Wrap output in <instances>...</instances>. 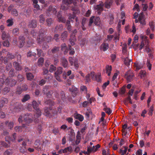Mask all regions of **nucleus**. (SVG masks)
I'll list each match as a JSON object with an SVG mask.
<instances>
[{"mask_svg":"<svg viewBox=\"0 0 155 155\" xmlns=\"http://www.w3.org/2000/svg\"><path fill=\"white\" fill-rule=\"evenodd\" d=\"M140 37L141 39L143 40L141 42V44L140 46L139 49L141 50L144 46H145L146 48V51L147 52H149L150 51V49L147 46V45L148 44V41L147 39V37L145 36H144L142 35H141L140 36Z\"/></svg>","mask_w":155,"mask_h":155,"instance_id":"f257e3e1","label":"nucleus"},{"mask_svg":"<svg viewBox=\"0 0 155 155\" xmlns=\"http://www.w3.org/2000/svg\"><path fill=\"white\" fill-rule=\"evenodd\" d=\"M90 78L93 80L99 82L101 81V75L100 74L95 75L94 72H91L86 76V80L87 82L90 81Z\"/></svg>","mask_w":155,"mask_h":155,"instance_id":"f03ea898","label":"nucleus"},{"mask_svg":"<svg viewBox=\"0 0 155 155\" xmlns=\"http://www.w3.org/2000/svg\"><path fill=\"white\" fill-rule=\"evenodd\" d=\"M32 105L34 108L36 110V117H39L41 115V112L38 108V104L35 101H34L32 102Z\"/></svg>","mask_w":155,"mask_h":155,"instance_id":"7ed1b4c3","label":"nucleus"},{"mask_svg":"<svg viewBox=\"0 0 155 155\" xmlns=\"http://www.w3.org/2000/svg\"><path fill=\"white\" fill-rule=\"evenodd\" d=\"M72 0H63L61 6V9L63 10H66L68 9V5L71 4Z\"/></svg>","mask_w":155,"mask_h":155,"instance_id":"20e7f679","label":"nucleus"},{"mask_svg":"<svg viewBox=\"0 0 155 155\" xmlns=\"http://www.w3.org/2000/svg\"><path fill=\"white\" fill-rule=\"evenodd\" d=\"M24 121L26 123L29 124L31 122L32 120L34 119L33 118L32 115L31 114H25L23 117Z\"/></svg>","mask_w":155,"mask_h":155,"instance_id":"39448f33","label":"nucleus"},{"mask_svg":"<svg viewBox=\"0 0 155 155\" xmlns=\"http://www.w3.org/2000/svg\"><path fill=\"white\" fill-rule=\"evenodd\" d=\"M125 77L128 82L131 81L133 79L134 74L132 71L130 70L128 71L125 74Z\"/></svg>","mask_w":155,"mask_h":155,"instance_id":"423d86ee","label":"nucleus"},{"mask_svg":"<svg viewBox=\"0 0 155 155\" xmlns=\"http://www.w3.org/2000/svg\"><path fill=\"white\" fill-rule=\"evenodd\" d=\"M138 19V20L137 19L135 20V21L136 23L138 22V21H139L140 23L142 25H145L146 23L145 21L144 16L143 13H141L139 14Z\"/></svg>","mask_w":155,"mask_h":155,"instance_id":"0eeeda50","label":"nucleus"},{"mask_svg":"<svg viewBox=\"0 0 155 155\" xmlns=\"http://www.w3.org/2000/svg\"><path fill=\"white\" fill-rule=\"evenodd\" d=\"M94 16L91 17L90 20L89 25H91L92 23L94 22V24L96 25H98L100 23V18L98 17H96L94 20Z\"/></svg>","mask_w":155,"mask_h":155,"instance_id":"6e6552de","label":"nucleus"},{"mask_svg":"<svg viewBox=\"0 0 155 155\" xmlns=\"http://www.w3.org/2000/svg\"><path fill=\"white\" fill-rule=\"evenodd\" d=\"M72 151V148L71 147H67L64 149L61 150L59 151L60 153H67L68 154L70 153Z\"/></svg>","mask_w":155,"mask_h":155,"instance_id":"1a4fd4ad","label":"nucleus"},{"mask_svg":"<svg viewBox=\"0 0 155 155\" xmlns=\"http://www.w3.org/2000/svg\"><path fill=\"white\" fill-rule=\"evenodd\" d=\"M69 61L71 64V65H73L76 68H78V60L77 59H73L72 57H70L69 58Z\"/></svg>","mask_w":155,"mask_h":155,"instance_id":"9d476101","label":"nucleus"},{"mask_svg":"<svg viewBox=\"0 0 155 155\" xmlns=\"http://www.w3.org/2000/svg\"><path fill=\"white\" fill-rule=\"evenodd\" d=\"M99 4L94 6L95 9L98 11H102L103 10V6L104 5V2L102 1H100Z\"/></svg>","mask_w":155,"mask_h":155,"instance_id":"9b49d317","label":"nucleus"},{"mask_svg":"<svg viewBox=\"0 0 155 155\" xmlns=\"http://www.w3.org/2000/svg\"><path fill=\"white\" fill-rule=\"evenodd\" d=\"M10 35L8 34H6L5 32L3 31L2 32V38L3 40L6 39L7 40L10 38Z\"/></svg>","mask_w":155,"mask_h":155,"instance_id":"f8f14e48","label":"nucleus"},{"mask_svg":"<svg viewBox=\"0 0 155 155\" xmlns=\"http://www.w3.org/2000/svg\"><path fill=\"white\" fill-rule=\"evenodd\" d=\"M46 38H44V37L43 34H40V35L39 36V37H38L37 39V41L39 43H41L42 41L43 40H46Z\"/></svg>","mask_w":155,"mask_h":155,"instance_id":"ddd939ff","label":"nucleus"},{"mask_svg":"<svg viewBox=\"0 0 155 155\" xmlns=\"http://www.w3.org/2000/svg\"><path fill=\"white\" fill-rule=\"evenodd\" d=\"M108 48V45L107 43H103L100 47L101 49L104 51H106Z\"/></svg>","mask_w":155,"mask_h":155,"instance_id":"4468645a","label":"nucleus"},{"mask_svg":"<svg viewBox=\"0 0 155 155\" xmlns=\"http://www.w3.org/2000/svg\"><path fill=\"white\" fill-rule=\"evenodd\" d=\"M36 25L37 23L35 20L31 21L29 22L28 25V26L30 28H35L36 26Z\"/></svg>","mask_w":155,"mask_h":155,"instance_id":"2eb2a0df","label":"nucleus"},{"mask_svg":"<svg viewBox=\"0 0 155 155\" xmlns=\"http://www.w3.org/2000/svg\"><path fill=\"white\" fill-rule=\"evenodd\" d=\"M61 62L62 65L64 66V68L67 67L68 64V62L65 58H62L61 60Z\"/></svg>","mask_w":155,"mask_h":155,"instance_id":"dca6fc26","label":"nucleus"},{"mask_svg":"<svg viewBox=\"0 0 155 155\" xmlns=\"http://www.w3.org/2000/svg\"><path fill=\"white\" fill-rule=\"evenodd\" d=\"M112 2H113L111 0H109L106 1L104 3L105 7L107 8H110L112 4Z\"/></svg>","mask_w":155,"mask_h":155,"instance_id":"f3484780","label":"nucleus"},{"mask_svg":"<svg viewBox=\"0 0 155 155\" xmlns=\"http://www.w3.org/2000/svg\"><path fill=\"white\" fill-rule=\"evenodd\" d=\"M111 70L112 67L111 66L107 65L106 66V72L108 76H110Z\"/></svg>","mask_w":155,"mask_h":155,"instance_id":"a211bd4d","label":"nucleus"},{"mask_svg":"<svg viewBox=\"0 0 155 155\" xmlns=\"http://www.w3.org/2000/svg\"><path fill=\"white\" fill-rule=\"evenodd\" d=\"M8 100L6 98H3L0 101V107H2L5 104L7 103Z\"/></svg>","mask_w":155,"mask_h":155,"instance_id":"6ab92c4d","label":"nucleus"},{"mask_svg":"<svg viewBox=\"0 0 155 155\" xmlns=\"http://www.w3.org/2000/svg\"><path fill=\"white\" fill-rule=\"evenodd\" d=\"M43 93L44 94H46L47 95V96L49 97V94H48L50 93L49 92V91H48V87H44L43 90ZM51 93L50 92V95L51 96Z\"/></svg>","mask_w":155,"mask_h":155,"instance_id":"aec40b11","label":"nucleus"},{"mask_svg":"<svg viewBox=\"0 0 155 155\" xmlns=\"http://www.w3.org/2000/svg\"><path fill=\"white\" fill-rule=\"evenodd\" d=\"M74 117L76 119H78L80 121H82L84 120L83 116L79 114H74Z\"/></svg>","mask_w":155,"mask_h":155,"instance_id":"412c9836","label":"nucleus"},{"mask_svg":"<svg viewBox=\"0 0 155 155\" xmlns=\"http://www.w3.org/2000/svg\"><path fill=\"white\" fill-rule=\"evenodd\" d=\"M124 147V150H123L122 148L118 151L119 153L121 155H124L126 154L127 150V148L126 147Z\"/></svg>","mask_w":155,"mask_h":155,"instance_id":"4be33fe9","label":"nucleus"},{"mask_svg":"<svg viewBox=\"0 0 155 155\" xmlns=\"http://www.w3.org/2000/svg\"><path fill=\"white\" fill-rule=\"evenodd\" d=\"M25 38L23 36H20L19 38V40L20 41V47H22L24 45V40Z\"/></svg>","mask_w":155,"mask_h":155,"instance_id":"5701e85b","label":"nucleus"},{"mask_svg":"<svg viewBox=\"0 0 155 155\" xmlns=\"http://www.w3.org/2000/svg\"><path fill=\"white\" fill-rule=\"evenodd\" d=\"M132 62V60L129 59L128 57L125 58L124 60V63L127 65H130V63Z\"/></svg>","mask_w":155,"mask_h":155,"instance_id":"b1692460","label":"nucleus"},{"mask_svg":"<svg viewBox=\"0 0 155 155\" xmlns=\"http://www.w3.org/2000/svg\"><path fill=\"white\" fill-rule=\"evenodd\" d=\"M25 127H26V126H25V125L23 124L22 127L20 126H16L15 127V129L17 132H21V131L22 129L23 128V127L24 128Z\"/></svg>","mask_w":155,"mask_h":155,"instance_id":"393cba45","label":"nucleus"},{"mask_svg":"<svg viewBox=\"0 0 155 155\" xmlns=\"http://www.w3.org/2000/svg\"><path fill=\"white\" fill-rule=\"evenodd\" d=\"M13 65L17 70H20L21 69V67L17 62H15L13 63Z\"/></svg>","mask_w":155,"mask_h":155,"instance_id":"a878e982","label":"nucleus"},{"mask_svg":"<svg viewBox=\"0 0 155 155\" xmlns=\"http://www.w3.org/2000/svg\"><path fill=\"white\" fill-rule=\"evenodd\" d=\"M48 11L49 12V14L53 13L55 14L57 12L56 9L53 7L50 6L49 8Z\"/></svg>","mask_w":155,"mask_h":155,"instance_id":"bb28decb","label":"nucleus"},{"mask_svg":"<svg viewBox=\"0 0 155 155\" xmlns=\"http://www.w3.org/2000/svg\"><path fill=\"white\" fill-rule=\"evenodd\" d=\"M61 49L62 51H64V54H66L68 51L67 47L65 44H63L61 45Z\"/></svg>","mask_w":155,"mask_h":155,"instance_id":"cd10ccee","label":"nucleus"},{"mask_svg":"<svg viewBox=\"0 0 155 155\" xmlns=\"http://www.w3.org/2000/svg\"><path fill=\"white\" fill-rule=\"evenodd\" d=\"M134 66L136 67L135 71H137L141 69L143 67V65L140 63H134Z\"/></svg>","mask_w":155,"mask_h":155,"instance_id":"c85d7f7f","label":"nucleus"},{"mask_svg":"<svg viewBox=\"0 0 155 155\" xmlns=\"http://www.w3.org/2000/svg\"><path fill=\"white\" fill-rule=\"evenodd\" d=\"M7 26H12L13 24V19H8L6 21Z\"/></svg>","mask_w":155,"mask_h":155,"instance_id":"c756f323","label":"nucleus"},{"mask_svg":"<svg viewBox=\"0 0 155 155\" xmlns=\"http://www.w3.org/2000/svg\"><path fill=\"white\" fill-rule=\"evenodd\" d=\"M33 2V5L34 8H36L38 9H39V5L37 4L38 1L37 0H32Z\"/></svg>","mask_w":155,"mask_h":155,"instance_id":"7c9ffc66","label":"nucleus"},{"mask_svg":"<svg viewBox=\"0 0 155 155\" xmlns=\"http://www.w3.org/2000/svg\"><path fill=\"white\" fill-rule=\"evenodd\" d=\"M57 17L59 21H61L62 22H65V19L64 18L62 17L61 15L59 13Z\"/></svg>","mask_w":155,"mask_h":155,"instance_id":"2f4dec72","label":"nucleus"},{"mask_svg":"<svg viewBox=\"0 0 155 155\" xmlns=\"http://www.w3.org/2000/svg\"><path fill=\"white\" fill-rule=\"evenodd\" d=\"M26 75L28 80H31L34 78L33 75L31 73H27Z\"/></svg>","mask_w":155,"mask_h":155,"instance_id":"473e14b6","label":"nucleus"},{"mask_svg":"<svg viewBox=\"0 0 155 155\" xmlns=\"http://www.w3.org/2000/svg\"><path fill=\"white\" fill-rule=\"evenodd\" d=\"M62 68L61 67H59L58 68L57 71L55 73V74L57 75L61 74L62 72Z\"/></svg>","mask_w":155,"mask_h":155,"instance_id":"72a5a7b5","label":"nucleus"},{"mask_svg":"<svg viewBox=\"0 0 155 155\" xmlns=\"http://www.w3.org/2000/svg\"><path fill=\"white\" fill-rule=\"evenodd\" d=\"M30 98V96L29 95L26 94L25 95L23 99L22 100V102H24L28 101Z\"/></svg>","mask_w":155,"mask_h":155,"instance_id":"f704fd0d","label":"nucleus"},{"mask_svg":"<svg viewBox=\"0 0 155 155\" xmlns=\"http://www.w3.org/2000/svg\"><path fill=\"white\" fill-rule=\"evenodd\" d=\"M44 62V59L43 58H40L38 61V64L39 66L42 65Z\"/></svg>","mask_w":155,"mask_h":155,"instance_id":"c9c22d12","label":"nucleus"},{"mask_svg":"<svg viewBox=\"0 0 155 155\" xmlns=\"http://www.w3.org/2000/svg\"><path fill=\"white\" fill-rule=\"evenodd\" d=\"M5 124L7 125L8 126L9 128L11 129L12 128L13 126V123L12 122H10L8 123V122H6Z\"/></svg>","mask_w":155,"mask_h":155,"instance_id":"e433bc0d","label":"nucleus"},{"mask_svg":"<svg viewBox=\"0 0 155 155\" xmlns=\"http://www.w3.org/2000/svg\"><path fill=\"white\" fill-rule=\"evenodd\" d=\"M146 72L142 70L140 71L139 76L141 78H142L145 77L146 75Z\"/></svg>","mask_w":155,"mask_h":155,"instance_id":"4c0bfd02","label":"nucleus"},{"mask_svg":"<svg viewBox=\"0 0 155 155\" xmlns=\"http://www.w3.org/2000/svg\"><path fill=\"white\" fill-rule=\"evenodd\" d=\"M81 90L84 93H87V87L85 86H82L81 87Z\"/></svg>","mask_w":155,"mask_h":155,"instance_id":"58836bf2","label":"nucleus"},{"mask_svg":"<svg viewBox=\"0 0 155 155\" xmlns=\"http://www.w3.org/2000/svg\"><path fill=\"white\" fill-rule=\"evenodd\" d=\"M46 22L48 26H50L52 23V20L51 18H48L46 20Z\"/></svg>","mask_w":155,"mask_h":155,"instance_id":"ea45409f","label":"nucleus"},{"mask_svg":"<svg viewBox=\"0 0 155 155\" xmlns=\"http://www.w3.org/2000/svg\"><path fill=\"white\" fill-rule=\"evenodd\" d=\"M104 110L109 115L112 112L110 109L109 108L105 107L104 108Z\"/></svg>","mask_w":155,"mask_h":155,"instance_id":"a19ab883","label":"nucleus"},{"mask_svg":"<svg viewBox=\"0 0 155 155\" xmlns=\"http://www.w3.org/2000/svg\"><path fill=\"white\" fill-rule=\"evenodd\" d=\"M11 14L14 16H17L18 15V13L16 9H14L11 12Z\"/></svg>","mask_w":155,"mask_h":155,"instance_id":"79ce46f5","label":"nucleus"},{"mask_svg":"<svg viewBox=\"0 0 155 155\" xmlns=\"http://www.w3.org/2000/svg\"><path fill=\"white\" fill-rule=\"evenodd\" d=\"M56 70V67L53 65H51L50 67L49 71L51 72H52Z\"/></svg>","mask_w":155,"mask_h":155,"instance_id":"37998d69","label":"nucleus"},{"mask_svg":"<svg viewBox=\"0 0 155 155\" xmlns=\"http://www.w3.org/2000/svg\"><path fill=\"white\" fill-rule=\"evenodd\" d=\"M127 127V125L126 124H125L123 126V134L124 135H126L127 134V132H126V129Z\"/></svg>","mask_w":155,"mask_h":155,"instance_id":"c03bdc74","label":"nucleus"},{"mask_svg":"<svg viewBox=\"0 0 155 155\" xmlns=\"http://www.w3.org/2000/svg\"><path fill=\"white\" fill-rule=\"evenodd\" d=\"M45 21V19L43 15H41L40 16L39 21L41 23H44Z\"/></svg>","mask_w":155,"mask_h":155,"instance_id":"a18cd8bd","label":"nucleus"},{"mask_svg":"<svg viewBox=\"0 0 155 155\" xmlns=\"http://www.w3.org/2000/svg\"><path fill=\"white\" fill-rule=\"evenodd\" d=\"M87 111L85 113V116L87 118H89V117L90 115L91 114L92 112L90 109H87Z\"/></svg>","mask_w":155,"mask_h":155,"instance_id":"49530a36","label":"nucleus"},{"mask_svg":"<svg viewBox=\"0 0 155 155\" xmlns=\"http://www.w3.org/2000/svg\"><path fill=\"white\" fill-rule=\"evenodd\" d=\"M52 77V76L50 74H47L45 77V78L46 79L49 80L51 79Z\"/></svg>","mask_w":155,"mask_h":155,"instance_id":"de8ad7c7","label":"nucleus"},{"mask_svg":"<svg viewBox=\"0 0 155 155\" xmlns=\"http://www.w3.org/2000/svg\"><path fill=\"white\" fill-rule=\"evenodd\" d=\"M44 111L45 113V115L46 116H49V115L50 114L49 110H48V108H45L44 109Z\"/></svg>","mask_w":155,"mask_h":155,"instance_id":"09e8293b","label":"nucleus"},{"mask_svg":"<svg viewBox=\"0 0 155 155\" xmlns=\"http://www.w3.org/2000/svg\"><path fill=\"white\" fill-rule=\"evenodd\" d=\"M153 107L152 106H151L149 109L148 114L149 115L151 116L153 114Z\"/></svg>","mask_w":155,"mask_h":155,"instance_id":"8fccbe9b","label":"nucleus"},{"mask_svg":"<svg viewBox=\"0 0 155 155\" xmlns=\"http://www.w3.org/2000/svg\"><path fill=\"white\" fill-rule=\"evenodd\" d=\"M61 38H65L67 36V32L66 31H65L61 34Z\"/></svg>","mask_w":155,"mask_h":155,"instance_id":"3c124183","label":"nucleus"},{"mask_svg":"<svg viewBox=\"0 0 155 155\" xmlns=\"http://www.w3.org/2000/svg\"><path fill=\"white\" fill-rule=\"evenodd\" d=\"M59 50V48L58 47H55L53 48L51 51L53 53H56Z\"/></svg>","mask_w":155,"mask_h":155,"instance_id":"603ef678","label":"nucleus"},{"mask_svg":"<svg viewBox=\"0 0 155 155\" xmlns=\"http://www.w3.org/2000/svg\"><path fill=\"white\" fill-rule=\"evenodd\" d=\"M45 103L49 105H53L54 104V103L50 100H48L45 102Z\"/></svg>","mask_w":155,"mask_h":155,"instance_id":"864d4df0","label":"nucleus"},{"mask_svg":"<svg viewBox=\"0 0 155 155\" xmlns=\"http://www.w3.org/2000/svg\"><path fill=\"white\" fill-rule=\"evenodd\" d=\"M147 65L148 69L150 70L151 69L152 64L150 63V61L148 60L147 61Z\"/></svg>","mask_w":155,"mask_h":155,"instance_id":"5fc2aeb1","label":"nucleus"},{"mask_svg":"<svg viewBox=\"0 0 155 155\" xmlns=\"http://www.w3.org/2000/svg\"><path fill=\"white\" fill-rule=\"evenodd\" d=\"M18 29L17 28H15L13 29V33L15 35H17L18 34Z\"/></svg>","mask_w":155,"mask_h":155,"instance_id":"6e6d98bb","label":"nucleus"},{"mask_svg":"<svg viewBox=\"0 0 155 155\" xmlns=\"http://www.w3.org/2000/svg\"><path fill=\"white\" fill-rule=\"evenodd\" d=\"M125 91V90L124 87H122L120 89L119 91V93L120 94H124Z\"/></svg>","mask_w":155,"mask_h":155,"instance_id":"4d7b16f0","label":"nucleus"},{"mask_svg":"<svg viewBox=\"0 0 155 155\" xmlns=\"http://www.w3.org/2000/svg\"><path fill=\"white\" fill-rule=\"evenodd\" d=\"M87 150H88V152H89L90 153L92 152H94L92 148V147L90 146H88L87 147Z\"/></svg>","mask_w":155,"mask_h":155,"instance_id":"13d9d810","label":"nucleus"},{"mask_svg":"<svg viewBox=\"0 0 155 155\" xmlns=\"http://www.w3.org/2000/svg\"><path fill=\"white\" fill-rule=\"evenodd\" d=\"M138 36L137 35H135L134 38V41L132 45H133L134 43H137L138 40Z\"/></svg>","mask_w":155,"mask_h":155,"instance_id":"bf43d9fd","label":"nucleus"},{"mask_svg":"<svg viewBox=\"0 0 155 155\" xmlns=\"http://www.w3.org/2000/svg\"><path fill=\"white\" fill-rule=\"evenodd\" d=\"M86 42V39L85 38H83L82 40H81L80 41V44L81 46H83L85 43Z\"/></svg>","mask_w":155,"mask_h":155,"instance_id":"052dcab7","label":"nucleus"},{"mask_svg":"<svg viewBox=\"0 0 155 155\" xmlns=\"http://www.w3.org/2000/svg\"><path fill=\"white\" fill-rule=\"evenodd\" d=\"M69 50H70V51L69 52V54L70 55H73L74 53V49L73 48H71V47H69Z\"/></svg>","mask_w":155,"mask_h":155,"instance_id":"680f3d73","label":"nucleus"},{"mask_svg":"<svg viewBox=\"0 0 155 155\" xmlns=\"http://www.w3.org/2000/svg\"><path fill=\"white\" fill-rule=\"evenodd\" d=\"M149 25L150 26L151 28L152 31H153L154 30V25H153V22H150L149 23Z\"/></svg>","mask_w":155,"mask_h":155,"instance_id":"e2e57ef3","label":"nucleus"},{"mask_svg":"<svg viewBox=\"0 0 155 155\" xmlns=\"http://www.w3.org/2000/svg\"><path fill=\"white\" fill-rule=\"evenodd\" d=\"M122 52L124 54H125L127 52V47L126 45H125L123 47Z\"/></svg>","mask_w":155,"mask_h":155,"instance_id":"0e129e2a","label":"nucleus"},{"mask_svg":"<svg viewBox=\"0 0 155 155\" xmlns=\"http://www.w3.org/2000/svg\"><path fill=\"white\" fill-rule=\"evenodd\" d=\"M142 7L143 11H146L147 9L148 6L145 4H142Z\"/></svg>","mask_w":155,"mask_h":155,"instance_id":"69168bd1","label":"nucleus"},{"mask_svg":"<svg viewBox=\"0 0 155 155\" xmlns=\"http://www.w3.org/2000/svg\"><path fill=\"white\" fill-rule=\"evenodd\" d=\"M3 45L6 47H8L9 46V43L7 40L6 41H4L3 43Z\"/></svg>","mask_w":155,"mask_h":155,"instance_id":"338daca9","label":"nucleus"},{"mask_svg":"<svg viewBox=\"0 0 155 155\" xmlns=\"http://www.w3.org/2000/svg\"><path fill=\"white\" fill-rule=\"evenodd\" d=\"M8 57L10 59H12L15 57L14 56L11 54H8L7 55Z\"/></svg>","mask_w":155,"mask_h":155,"instance_id":"774afa93","label":"nucleus"}]
</instances>
